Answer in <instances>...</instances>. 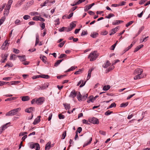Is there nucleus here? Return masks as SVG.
<instances>
[{
  "mask_svg": "<svg viewBox=\"0 0 150 150\" xmlns=\"http://www.w3.org/2000/svg\"><path fill=\"white\" fill-rule=\"evenodd\" d=\"M89 122L93 124H98L99 121L98 120L96 117H93L89 120Z\"/></svg>",
  "mask_w": 150,
  "mask_h": 150,
  "instance_id": "obj_4",
  "label": "nucleus"
},
{
  "mask_svg": "<svg viewBox=\"0 0 150 150\" xmlns=\"http://www.w3.org/2000/svg\"><path fill=\"white\" fill-rule=\"evenodd\" d=\"M82 129L81 127H79L77 129V130L76 131V133H77L78 132L79 133H80L82 131Z\"/></svg>",
  "mask_w": 150,
  "mask_h": 150,
  "instance_id": "obj_48",
  "label": "nucleus"
},
{
  "mask_svg": "<svg viewBox=\"0 0 150 150\" xmlns=\"http://www.w3.org/2000/svg\"><path fill=\"white\" fill-rule=\"evenodd\" d=\"M34 3V1L33 0H31L30 1L28 2L26 4V6L27 7H29L31 5H33Z\"/></svg>",
  "mask_w": 150,
  "mask_h": 150,
  "instance_id": "obj_22",
  "label": "nucleus"
},
{
  "mask_svg": "<svg viewBox=\"0 0 150 150\" xmlns=\"http://www.w3.org/2000/svg\"><path fill=\"white\" fill-rule=\"evenodd\" d=\"M65 42V41H63V42L60 43L58 45V46L60 47H62L63 46Z\"/></svg>",
  "mask_w": 150,
  "mask_h": 150,
  "instance_id": "obj_54",
  "label": "nucleus"
},
{
  "mask_svg": "<svg viewBox=\"0 0 150 150\" xmlns=\"http://www.w3.org/2000/svg\"><path fill=\"white\" fill-rule=\"evenodd\" d=\"M133 22L134 21H129L127 24H126V27H128V26L131 25Z\"/></svg>",
  "mask_w": 150,
  "mask_h": 150,
  "instance_id": "obj_53",
  "label": "nucleus"
},
{
  "mask_svg": "<svg viewBox=\"0 0 150 150\" xmlns=\"http://www.w3.org/2000/svg\"><path fill=\"white\" fill-rule=\"evenodd\" d=\"M50 76L48 75H45V74L40 75V77L43 78L48 79L50 78Z\"/></svg>",
  "mask_w": 150,
  "mask_h": 150,
  "instance_id": "obj_30",
  "label": "nucleus"
},
{
  "mask_svg": "<svg viewBox=\"0 0 150 150\" xmlns=\"http://www.w3.org/2000/svg\"><path fill=\"white\" fill-rule=\"evenodd\" d=\"M63 105L66 110H67L70 108V106L69 104L65 103Z\"/></svg>",
  "mask_w": 150,
  "mask_h": 150,
  "instance_id": "obj_23",
  "label": "nucleus"
},
{
  "mask_svg": "<svg viewBox=\"0 0 150 150\" xmlns=\"http://www.w3.org/2000/svg\"><path fill=\"white\" fill-rule=\"evenodd\" d=\"M27 134V132H21L19 133V136H23L24 135L26 134Z\"/></svg>",
  "mask_w": 150,
  "mask_h": 150,
  "instance_id": "obj_62",
  "label": "nucleus"
},
{
  "mask_svg": "<svg viewBox=\"0 0 150 150\" xmlns=\"http://www.w3.org/2000/svg\"><path fill=\"white\" fill-rule=\"evenodd\" d=\"M94 69V68H92L89 70L88 71V74L87 76V80H89V79L90 78L91 75V73L92 71Z\"/></svg>",
  "mask_w": 150,
  "mask_h": 150,
  "instance_id": "obj_12",
  "label": "nucleus"
},
{
  "mask_svg": "<svg viewBox=\"0 0 150 150\" xmlns=\"http://www.w3.org/2000/svg\"><path fill=\"white\" fill-rule=\"evenodd\" d=\"M65 28H66L65 27H63L59 29V31L60 32H62L64 31H65Z\"/></svg>",
  "mask_w": 150,
  "mask_h": 150,
  "instance_id": "obj_57",
  "label": "nucleus"
},
{
  "mask_svg": "<svg viewBox=\"0 0 150 150\" xmlns=\"http://www.w3.org/2000/svg\"><path fill=\"white\" fill-rule=\"evenodd\" d=\"M35 144L36 145V150H40V145L38 143H35Z\"/></svg>",
  "mask_w": 150,
  "mask_h": 150,
  "instance_id": "obj_41",
  "label": "nucleus"
},
{
  "mask_svg": "<svg viewBox=\"0 0 150 150\" xmlns=\"http://www.w3.org/2000/svg\"><path fill=\"white\" fill-rule=\"evenodd\" d=\"M116 104L115 103H112L108 108H107V109H109L113 107H116Z\"/></svg>",
  "mask_w": 150,
  "mask_h": 150,
  "instance_id": "obj_36",
  "label": "nucleus"
},
{
  "mask_svg": "<svg viewBox=\"0 0 150 150\" xmlns=\"http://www.w3.org/2000/svg\"><path fill=\"white\" fill-rule=\"evenodd\" d=\"M16 99V97H13L11 98H8L5 100V101H11L12 100H15Z\"/></svg>",
  "mask_w": 150,
  "mask_h": 150,
  "instance_id": "obj_32",
  "label": "nucleus"
},
{
  "mask_svg": "<svg viewBox=\"0 0 150 150\" xmlns=\"http://www.w3.org/2000/svg\"><path fill=\"white\" fill-rule=\"evenodd\" d=\"M114 68V67L113 66L112 67H110L108 69H106V73H108L111 70L113 69Z\"/></svg>",
  "mask_w": 150,
  "mask_h": 150,
  "instance_id": "obj_37",
  "label": "nucleus"
},
{
  "mask_svg": "<svg viewBox=\"0 0 150 150\" xmlns=\"http://www.w3.org/2000/svg\"><path fill=\"white\" fill-rule=\"evenodd\" d=\"M39 42V37L38 35H37L36 36V41H35V46H36L37 44Z\"/></svg>",
  "mask_w": 150,
  "mask_h": 150,
  "instance_id": "obj_38",
  "label": "nucleus"
},
{
  "mask_svg": "<svg viewBox=\"0 0 150 150\" xmlns=\"http://www.w3.org/2000/svg\"><path fill=\"white\" fill-rule=\"evenodd\" d=\"M13 50V52L16 54H18L19 52V50L17 49L14 48Z\"/></svg>",
  "mask_w": 150,
  "mask_h": 150,
  "instance_id": "obj_52",
  "label": "nucleus"
},
{
  "mask_svg": "<svg viewBox=\"0 0 150 150\" xmlns=\"http://www.w3.org/2000/svg\"><path fill=\"white\" fill-rule=\"evenodd\" d=\"M9 11L5 9V11H4V14L7 16L9 13Z\"/></svg>",
  "mask_w": 150,
  "mask_h": 150,
  "instance_id": "obj_60",
  "label": "nucleus"
},
{
  "mask_svg": "<svg viewBox=\"0 0 150 150\" xmlns=\"http://www.w3.org/2000/svg\"><path fill=\"white\" fill-rule=\"evenodd\" d=\"M18 57L19 58V59L21 61H25L26 60L25 56V55H23L22 56H18Z\"/></svg>",
  "mask_w": 150,
  "mask_h": 150,
  "instance_id": "obj_21",
  "label": "nucleus"
},
{
  "mask_svg": "<svg viewBox=\"0 0 150 150\" xmlns=\"http://www.w3.org/2000/svg\"><path fill=\"white\" fill-rule=\"evenodd\" d=\"M9 43H8L7 40H6L4 42L1 47V48L2 50H5V47L8 45Z\"/></svg>",
  "mask_w": 150,
  "mask_h": 150,
  "instance_id": "obj_8",
  "label": "nucleus"
},
{
  "mask_svg": "<svg viewBox=\"0 0 150 150\" xmlns=\"http://www.w3.org/2000/svg\"><path fill=\"white\" fill-rule=\"evenodd\" d=\"M48 1L47 0L45 1L43 4H41L40 5V6H45L46 4L47 3H48Z\"/></svg>",
  "mask_w": 150,
  "mask_h": 150,
  "instance_id": "obj_59",
  "label": "nucleus"
},
{
  "mask_svg": "<svg viewBox=\"0 0 150 150\" xmlns=\"http://www.w3.org/2000/svg\"><path fill=\"white\" fill-rule=\"evenodd\" d=\"M40 77V75H36V76H33L32 77V79H36L37 78H39Z\"/></svg>",
  "mask_w": 150,
  "mask_h": 150,
  "instance_id": "obj_61",
  "label": "nucleus"
},
{
  "mask_svg": "<svg viewBox=\"0 0 150 150\" xmlns=\"http://www.w3.org/2000/svg\"><path fill=\"white\" fill-rule=\"evenodd\" d=\"M71 28L70 27L67 28L66 27V28L65 29V31H67V32L70 31L72 30Z\"/></svg>",
  "mask_w": 150,
  "mask_h": 150,
  "instance_id": "obj_63",
  "label": "nucleus"
},
{
  "mask_svg": "<svg viewBox=\"0 0 150 150\" xmlns=\"http://www.w3.org/2000/svg\"><path fill=\"white\" fill-rule=\"evenodd\" d=\"M144 46L143 45H141L137 47L134 49V52H135L138 51L142 47Z\"/></svg>",
  "mask_w": 150,
  "mask_h": 150,
  "instance_id": "obj_17",
  "label": "nucleus"
},
{
  "mask_svg": "<svg viewBox=\"0 0 150 150\" xmlns=\"http://www.w3.org/2000/svg\"><path fill=\"white\" fill-rule=\"evenodd\" d=\"M143 69H142L138 68L136 69L134 71V75H136L137 74L141 75V74L143 72Z\"/></svg>",
  "mask_w": 150,
  "mask_h": 150,
  "instance_id": "obj_5",
  "label": "nucleus"
},
{
  "mask_svg": "<svg viewBox=\"0 0 150 150\" xmlns=\"http://www.w3.org/2000/svg\"><path fill=\"white\" fill-rule=\"evenodd\" d=\"M112 113V111H110L109 110H108L105 112V115H108Z\"/></svg>",
  "mask_w": 150,
  "mask_h": 150,
  "instance_id": "obj_45",
  "label": "nucleus"
},
{
  "mask_svg": "<svg viewBox=\"0 0 150 150\" xmlns=\"http://www.w3.org/2000/svg\"><path fill=\"white\" fill-rule=\"evenodd\" d=\"M35 143L33 144V142L30 143V147L32 149L35 148Z\"/></svg>",
  "mask_w": 150,
  "mask_h": 150,
  "instance_id": "obj_40",
  "label": "nucleus"
},
{
  "mask_svg": "<svg viewBox=\"0 0 150 150\" xmlns=\"http://www.w3.org/2000/svg\"><path fill=\"white\" fill-rule=\"evenodd\" d=\"M21 98V100L22 101H25L29 100H30V97L28 96H24Z\"/></svg>",
  "mask_w": 150,
  "mask_h": 150,
  "instance_id": "obj_15",
  "label": "nucleus"
},
{
  "mask_svg": "<svg viewBox=\"0 0 150 150\" xmlns=\"http://www.w3.org/2000/svg\"><path fill=\"white\" fill-rule=\"evenodd\" d=\"M144 26H142L139 28V31H138V34H139L144 29Z\"/></svg>",
  "mask_w": 150,
  "mask_h": 150,
  "instance_id": "obj_42",
  "label": "nucleus"
},
{
  "mask_svg": "<svg viewBox=\"0 0 150 150\" xmlns=\"http://www.w3.org/2000/svg\"><path fill=\"white\" fill-rule=\"evenodd\" d=\"M141 75L139 74H137L135 76L134 78V79L135 80H136L138 79H139L141 78L142 77H141V76H140Z\"/></svg>",
  "mask_w": 150,
  "mask_h": 150,
  "instance_id": "obj_34",
  "label": "nucleus"
},
{
  "mask_svg": "<svg viewBox=\"0 0 150 150\" xmlns=\"http://www.w3.org/2000/svg\"><path fill=\"white\" fill-rule=\"evenodd\" d=\"M114 16H115V15L114 14H113V13H110L109 14L108 16H106L105 17V18H107L109 19V18H110L111 17Z\"/></svg>",
  "mask_w": 150,
  "mask_h": 150,
  "instance_id": "obj_39",
  "label": "nucleus"
},
{
  "mask_svg": "<svg viewBox=\"0 0 150 150\" xmlns=\"http://www.w3.org/2000/svg\"><path fill=\"white\" fill-rule=\"evenodd\" d=\"M111 64L110 63L108 60L106 61V63H105L103 65V67L105 68H106L109 66Z\"/></svg>",
  "mask_w": 150,
  "mask_h": 150,
  "instance_id": "obj_14",
  "label": "nucleus"
},
{
  "mask_svg": "<svg viewBox=\"0 0 150 150\" xmlns=\"http://www.w3.org/2000/svg\"><path fill=\"white\" fill-rule=\"evenodd\" d=\"M118 29V28L117 27H116L115 28H113L112 30V32L110 34V35H111L114 33H115L116 32V30Z\"/></svg>",
  "mask_w": 150,
  "mask_h": 150,
  "instance_id": "obj_25",
  "label": "nucleus"
},
{
  "mask_svg": "<svg viewBox=\"0 0 150 150\" xmlns=\"http://www.w3.org/2000/svg\"><path fill=\"white\" fill-rule=\"evenodd\" d=\"M66 136V132L65 131L63 133L62 135V139H64Z\"/></svg>",
  "mask_w": 150,
  "mask_h": 150,
  "instance_id": "obj_44",
  "label": "nucleus"
},
{
  "mask_svg": "<svg viewBox=\"0 0 150 150\" xmlns=\"http://www.w3.org/2000/svg\"><path fill=\"white\" fill-rule=\"evenodd\" d=\"M88 96L87 94L83 95V96L81 95L80 92L77 96V97L79 100H85Z\"/></svg>",
  "mask_w": 150,
  "mask_h": 150,
  "instance_id": "obj_3",
  "label": "nucleus"
},
{
  "mask_svg": "<svg viewBox=\"0 0 150 150\" xmlns=\"http://www.w3.org/2000/svg\"><path fill=\"white\" fill-rule=\"evenodd\" d=\"M49 86V84L48 83H45L41 86L40 89L41 90L45 89L48 87Z\"/></svg>",
  "mask_w": 150,
  "mask_h": 150,
  "instance_id": "obj_16",
  "label": "nucleus"
},
{
  "mask_svg": "<svg viewBox=\"0 0 150 150\" xmlns=\"http://www.w3.org/2000/svg\"><path fill=\"white\" fill-rule=\"evenodd\" d=\"M76 95V93L75 90H73L70 93L69 97L71 98H74Z\"/></svg>",
  "mask_w": 150,
  "mask_h": 150,
  "instance_id": "obj_10",
  "label": "nucleus"
},
{
  "mask_svg": "<svg viewBox=\"0 0 150 150\" xmlns=\"http://www.w3.org/2000/svg\"><path fill=\"white\" fill-rule=\"evenodd\" d=\"M8 54H5L4 55L3 54H1L2 59H1L0 62L1 63H3L5 62V61L6 60L7 58L8 57Z\"/></svg>",
  "mask_w": 150,
  "mask_h": 150,
  "instance_id": "obj_7",
  "label": "nucleus"
},
{
  "mask_svg": "<svg viewBox=\"0 0 150 150\" xmlns=\"http://www.w3.org/2000/svg\"><path fill=\"white\" fill-rule=\"evenodd\" d=\"M92 138L91 137H90V139L89 140V141L87 143H85L83 145V147H85L86 146H87L88 144H90L92 141Z\"/></svg>",
  "mask_w": 150,
  "mask_h": 150,
  "instance_id": "obj_27",
  "label": "nucleus"
},
{
  "mask_svg": "<svg viewBox=\"0 0 150 150\" xmlns=\"http://www.w3.org/2000/svg\"><path fill=\"white\" fill-rule=\"evenodd\" d=\"M51 146V142H49L47 143L46 144L45 147V150H49Z\"/></svg>",
  "mask_w": 150,
  "mask_h": 150,
  "instance_id": "obj_19",
  "label": "nucleus"
},
{
  "mask_svg": "<svg viewBox=\"0 0 150 150\" xmlns=\"http://www.w3.org/2000/svg\"><path fill=\"white\" fill-rule=\"evenodd\" d=\"M21 22L20 20L17 19L15 21L14 23L15 24H20Z\"/></svg>",
  "mask_w": 150,
  "mask_h": 150,
  "instance_id": "obj_58",
  "label": "nucleus"
},
{
  "mask_svg": "<svg viewBox=\"0 0 150 150\" xmlns=\"http://www.w3.org/2000/svg\"><path fill=\"white\" fill-rule=\"evenodd\" d=\"M83 123V124H85L87 125H89L90 123L87 120L85 119L83 120H82Z\"/></svg>",
  "mask_w": 150,
  "mask_h": 150,
  "instance_id": "obj_56",
  "label": "nucleus"
},
{
  "mask_svg": "<svg viewBox=\"0 0 150 150\" xmlns=\"http://www.w3.org/2000/svg\"><path fill=\"white\" fill-rule=\"evenodd\" d=\"M21 110V108H20L14 109L6 113V115L7 116L14 115H16L17 113L20 111Z\"/></svg>",
  "mask_w": 150,
  "mask_h": 150,
  "instance_id": "obj_2",
  "label": "nucleus"
},
{
  "mask_svg": "<svg viewBox=\"0 0 150 150\" xmlns=\"http://www.w3.org/2000/svg\"><path fill=\"white\" fill-rule=\"evenodd\" d=\"M98 35V34L96 33H93L91 34V36L94 38H96Z\"/></svg>",
  "mask_w": 150,
  "mask_h": 150,
  "instance_id": "obj_33",
  "label": "nucleus"
},
{
  "mask_svg": "<svg viewBox=\"0 0 150 150\" xmlns=\"http://www.w3.org/2000/svg\"><path fill=\"white\" fill-rule=\"evenodd\" d=\"M11 77H6L3 79V80L5 81H9L11 79Z\"/></svg>",
  "mask_w": 150,
  "mask_h": 150,
  "instance_id": "obj_64",
  "label": "nucleus"
},
{
  "mask_svg": "<svg viewBox=\"0 0 150 150\" xmlns=\"http://www.w3.org/2000/svg\"><path fill=\"white\" fill-rule=\"evenodd\" d=\"M20 83V81H15L12 82V85H15L19 83Z\"/></svg>",
  "mask_w": 150,
  "mask_h": 150,
  "instance_id": "obj_49",
  "label": "nucleus"
},
{
  "mask_svg": "<svg viewBox=\"0 0 150 150\" xmlns=\"http://www.w3.org/2000/svg\"><path fill=\"white\" fill-rule=\"evenodd\" d=\"M30 18V16L28 15H25L23 17V18L24 19L27 20Z\"/></svg>",
  "mask_w": 150,
  "mask_h": 150,
  "instance_id": "obj_47",
  "label": "nucleus"
},
{
  "mask_svg": "<svg viewBox=\"0 0 150 150\" xmlns=\"http://www.w3.org/2000/svg\"><path fill=\"white\" fill-rule=\"evenodd\" d=\"M8 123H6L5 125H3L1 128L2 130H4L7 128L6 125H8Z\"/></svg>",
  "mask_w": 150,
  "mask_h": 150,
  "instance_id": "obj_55",
  "label": "nucleus"
},
{
  "mask_svg": "<svg viewBox=\"0 0 150 150\" xmlns=\"http://www.w3.org/2000/svg\"><path fill=\"white\" fill-rule=\"evenodd\" d=\"M63 60V59L58 60L54 64V66L56 67Z\"/></svg>",
  "mask_w": 150,
  "mask_h": 150,
  "instance_id": "obj_28",
  "label": "nucleus"
},
{
  "mask_svg": "<svg viewBox=\"0 0 150 150\" xmlns=\"http://www.w3.org/2000/svg\"><path fill=\"white\" fill-rule=\"evenodd\" d=\"M87 34H88V33L87 31H85L84 30H83L82 31V33L81 34V35L82 36H84L85 35H87Z\"/></svg>",
  "mask_w": 150,
  "mask_h": 150,
  "instance_id": "obj_51",
  "label": "nucleus"
},
{
  "mask_svg": "<svg viewBox=\"0 0 150 150\" xmlns=\"http://www.w3.org/2000/svg\"><path fill=\"white\" fill-rule=\"evenodd\" d=\"M67 56V55L64 54H61L58 57L59 59H62L64 57H65Z\"/></svg>",
  "mask_w": 150,
  "mask_h": 150,
  "instance_id": "obj_46",
  "label": "nucleus"
},
{
  "mask_svg": "<svg viewBox=\"0 0 150 150\" xmlns=\"http://www.w3.org/2000/svg\"><path fill=\"white\" fill-rule=\"evenodd\" d=\"M59 118L60 119H63L64 118L65 116L64 115L59 114L58 115Z\"/></svg>",
  "mask_w": 150,
  "mask_h": 150,
  "instance_id": "obj_50",
  "label": "nucleus"
},
{
  "mask_svg": "<svg viewBox=\"0 0 150 150\" xmlns=\"http://www.w3.org/2000/svg\"><path fill=\"white\" fill-rule=\"evenodd\" d=\"M89 100H87V102L89 103L90 102H93V96H91L88 97Z\"/></svg>",
  "mask_w": 150,
  "mask_h": 150,
  "instance_id": "obj_31",
  "label": "nucleus"
},
{
  "mask_svg": "<svg viewBox=\"0 0 150 150\" xmlns=\"http://www.w3.org/2000/svg\"><path fill=\"white\" fill-rule=\"evenodd\" d=\"M76 26V25L73 22H72L70 24V27L71 28L72 30L74 28H75Z\"/></svg>",
  "mask_w": 150,
  "mask_h": 150,
  "instance_id": "obj_35",
  "label": "nucleus"
},
{
  "mask_svg": "<svg viewBox=\"0 0 150 150\" xmlns=\"http://www.w3.org/2000/svg\"><path fill=\"white\" fill-rule=\"evenodd\" d=\"M41 116H38L34 120L33 124L35 125L39 123L40 120Z\"/></svg>",
  "mask_w": 150,
  "mask_h": 150,
  "instance_id": "obj_11",
  "label": "nucleus"
},
{
  "mask_svg": "<svg viewBox=\"0 0 150 150\" xmlns=\"http://www.w3.org/2000/svg\"><path fill=\"white\" fill-rule=\"evenodd\" d=\"M24 1V0H21L20 1H18L17 4H16V7H18L20 6L21 5L23 2Z\"/></svg>",
  "mask_w": 150,
  "mask_h": 150,
  "instance_id": "obj_29",
  "label": "nucleus"
},
{
  "mask_svg": "<svg viewBox=\"0 0 150 150\" xmlns=\"http://www.w3.org/2000/svg\"><path fill=\"white\" fill-rule=\"evenodd\" d=\"M95 5L94 3H93L91 4H90L89 5H86L84 7V11L85 12L87 11L88 10H89L91 8Z\"/></svg>",
  "mask_w": 150,
  "mask_h": 150,
  "instance_id": "obj_9",
  "label": "nucleus"
},
{
  "mask_svg": "<svg viewBox=\"0 0 150 150\" xmlns=\"http://www.w3.org/2000/svg\"><path fill=\"white\" fill-rule=\"evenodd\" d=\"M123 22V21L120 20H116L115 22L112 23V24L114 25H118L120 23H122Z\"/></svg>",
  "mask_w": 150,
  "mask_h": 150,
  "instance_id": "obj_18",
  "label": "nucleus"
},
{
  "mask_svg": "<svg viewBox=\"0 0 150 150\" xmlns=\"http://www.w3.org/2000/svg\"><path fill=\"white\" fill-rule=\"evenodd\" d=\"M44 101V98L43 97H40L36 100V103L38 105L42 104Z\"/></svg>",
  "mask_w": 150,
  "mask_h": 150,
  "instance_id": "obj_6",
  "label": "nucleus"
},
{
  "mask_svg": "<svg viewBox=\"0 0 150 150\" xmlns=\"http://www.w3.org/2000/svg\"><path fill=\"white\" fill-rule=\"evenodd\" d=\"M40 58L44 63H46L47 58L45 56L40 55Z\"/></svg>",
  "mask_w": 150,
  "mask_h": 150,
  "instance_id": "obj_20",
  "label": "nucleus"
},
{
  "mask_svg": "<svg viewBox=\"0 0 150 150\" xmlns=\"http://www.w3.org/2000/svg\"><path fill=\"white\" fill-rule=\"evenodd\" d=\"M128 104V103H122L120 105V107H125L126 106H127Z\"/></svg>",
  "mask_w": 150,
  "mask_h": 150,
  "instance_id": "obj_43",
  "label": "nucleus"
},
{
  "mask_svg": "<svg viewBox=\"0 0 150 150\" xmlns=\"http://www.w3.org/2000/svg\"><path fill=\"white\" fill-rule=\"evenodd\" d=\"M35 110V108L34 107H30L26 109L25 110V112L28 113L31 112L32 111H34Z\"/></svg>",
  "mask_w": 150,
  "mask_h": 150,
  "instance_id": "obj_13",
  "label": "nucleus"
},
{
  "mask_svg": "<svg viewBox=\"0 0 150 150\" xmlns=\"http://www.w3.org/2000/svg\"><path fill=\"white\" fill-rule=\"evenodd\" d=\"M110 87V86L109 85L104 86L103 88V90L104 91H106L109 90Z\"/></svg>",
  "mask_w": 150,
  "mask_h": 150,
  "instance_id": "obj_24",
  "label": "nucleus"
},
{
  "mask_svg": "<svg viewBox=\"0 0 150 150\" xmlns=\"http://www.w3.org/2000/svg\"><path fill=\"white\" fill-rule=\"evenodd\" d=\"M77 67L76 66H72L71 67V68L69 69L68 70H67V71H65V72H69L71 71H72L74 70Z\"/></svg>",
  "mask_w": 150,
  "mask_h": 150,
  "instance_id": "obj_26",
  "label": "nucleus"
},
{
  "mask_svg": "<svg viewBox=\"0 0 150 150\" xmlns=\"http://www.w3.org/2000/svg\"><path fill=\"white\" fill-rule=\"evenodd\" d=\"M98 56V54H97V51H95L92 52L89 55L88 58L90 59L91 61H93L96 60V58Z\"/></svg>",
  "mask_w": 150,
  "mask_h": 150,
  "instance_id": "obj_1",
  "label": "nucleus"
}]
</instances>
